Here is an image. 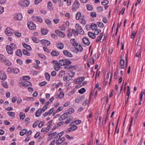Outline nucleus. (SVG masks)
Instances as JSON below:
<instances>
[{
  "instance_id": "f257e3e1",
  "label": "nucleus",
  "mask_w": 145,
  "mask_h": 145,
  "mask_svg": "<svg viewBox=\"0 0 145 145\" xmlns=\"http://www.w3.org/2000/svg\"><path fill=\"white\" fill-rule=\"evenodd\" d=\"M19 6L23 7H27L30 4V2L27 0H24L20 1L18 3Z\"/></svg>"
},
{
  "instance_id": "f03ea898",
  "label": "nucleus",
  "mask_w": 145,
  "mask_h": 145,
  "mask_svg": "<svg viewBox=\"0 0 145 145\" xmlns=\"http://www.w3.org/2000/svg\"><path fill=\"white\" fill-rule=\"evenodd\" d=\"M59 63L61 66H63L70 64L71 63V62L67 59H62L59 61Z\"/></svg>"
},
{
  "instance_id": "7ed1b4c3",
  "label": "nucleus",
  "mask_w": 145,
  "mask_h": 145,
  "mask_svg": "<svg viewBox=\"0 0 145 145\" xmlns=\"http://www.w3.org/2000/svg\"><path fill=\"white\" fill-rule=\"evenodd\" d=\"M75 28L78 33L82 35L84 34V31L83 30L79 24H76Z\"/></svg>"
},
{
  "instance_id": "20e7f679",
  "label": "nucleus",
  "mask_w": 145,
  "mask_h": 145,
  "mask_svg": "<svg viewBox=\"0 0 145 145\" xmlns=\"http://www.w3.org/2000/svg\"><path fill=\"white\" fill-rule=\"evenodd\" d=\"M27 26L29 29L34 30L36 28L35 25L32 21L28 22L27 23Z\"/></svg>"
},
{
  "instance_id": "39448f33",
  "label": "nucleus",
  "mask_w": 145,
  "mask_h": 145,
  "mask_svg": "<svg viewBox=\"0 0 145 145\" xmlns=\"http://www.w3.org/2000/svg\"><path fill=\"white\" fill-rule=\"evenodd\" d=\"M56 34L58 36L61 38H63L65 37V33L59 30H56L55 31Z\"/></svg>"
},
{
  "instance_id": "423d86ee",
  "label": "nucleus",
  "mask_w": 145,
  "mask_h": 145,
  "mask_svg": "<svg viewBox=\"0 0 145 145\" xmlns=\"http://www.w3.org/2000/svg\"><path fill=\"white\" fill-rule=\"evenodd\" d=\"M13 32V30L9 28H6L5 31V33L8 36L11 35Z\"/></svg>"
},
{
  "instance_id": "0eeeda50",
  "label": "nucleus",
  "mask_w": 145,
  "mask_h": 145,
  "mask_svg": "<svg viewBox=\"0 0 145 145\" xmlns=\"http://www.w3.org/2000/svg\"><path fill=\"white\" fill-rule=\"evenodd\" d=\"M75 44L76 46L74 47L78 51L81 52L83 51V48L80 45H78V44L77 43H75Z\"/></svg>"
},
{
  "instance_id": "6e6552de",
  "label": "nucleus",
  "mask_w": 145,
  "mask_h": 145,
  "mask_svg": "<svg viewBox=\"0 0 145 145\" xmlns=\"http://www.w3.org/2000/svg\"><path fill=\"white\" fill-rule=\"evenodd\" d=\"M41 43L44 45H46L49 46L50 44V41L46 40L43 39L40 41Z\"/></svg>"
},
{
  "instance_id": "1a4fd4ad",
  "label": "nucleus",
  "mask_w": 145,
  "mask_h": 145,
  "mask_svg": "<svg viewBox=\"0 0 145 145\" xmlns=\"http://www.w3.org/2000/svg\"><path fill=\"white\" fill-rule=\"evenodd\" d=\"M7 78L6 75L4 72L0 71V79L2 80H5Z\"/></svg>"
},
{
  "instance_id": "9d476101",
  "label": "nucleus",
  "mask_w": 145,
  "mask_h": 145,
  "mask_svg": "<svg viewBox=\"0 0 145 145\" xmlns=\"http://www.w3.org/2000/svg\"><path fill=\"white\" fill-rule=\"evenodd\" d=\"M24 86H27L30 85L31 84V82L26 80H23L22 82H20Z\"/></svg>"
},
{
  "instance_id": "9b49d317",
  "label": "nucleus",
  "mask_w": 145,
  "mask_h": 145,
  "mask_svg": "<svg viewBox=\"0 0 145 145\" xmlns=\"http://www.w3.org/2000/svg\"><path fill=\"white\" fill-rule=\"evenodd\" d=\"M65 138L64 137L61 138L59 137L58 139V140H56V144L57 145H59L61 144L63 141H65Z\"/></svg>"
},
{
  "instance_id": "f8f14e48",
  "label": "nucleus",
  "mask_w": 145,
  "mask_h": 145,
  "mask_svg": "<svg viewBox=\"0 0 145 145\" xmlns=\"http://www.w3.org/2000/svg\"><path fill=\"white\" fill-rule=\"evenodd\" d=\"M6 49L8 54L10 55H12L13 54V50L11 48L10 46H8V45L6 47Z\"/></svg>"
},
{
  "instance_id": "ddd939ff",
  "label": "nucleus",
  "mask_w": 145,
  "mask_h": 145,
  "mask_svg": "<svg viewBox=\"0 0 145 145\" xmlns=\"http://www.w3.org/2000/svg\"><path fill=\"white\" fill-rule=\"evenodd\" d=\"M63 54L66 56L68 57H71L72 56V55L70 52L67 50H65L63 51Z\"/></svg>"
},
{
  "instance_id": "4468645a",
  "label": "nucleus",
  "mask_w": 145,
  "mask_h": 145,
  "mask_svg": "<svg viewBox=\"0 0 145 145\" xmlns=\"http://www.w3.org/2000/svg\"><path fill=\"white\" fill-rule=\"evenodd\" d=\"M80 5V4L77 1H75L72 6V9H75L77 8H78L79 6Z\"/></svg>"
},
{
  "instance_id": "2eb2a0df",
  "label": "nucleus",
  "mask_w": 145,
  "mask_h": 145,
  "mask_svg": "<svg viewBox=\"0 0 145 145\" xmlns=\"http://www.w3.org/2000/svg\"><path fill=\"white\" fill-rule=\"evenodd\" d=\"M67 113H65L59 117V120L60 121L63 120L67 118Z\"/></svg>"
},
{
  "instance_id": "dca6fc26",
  "label": "nucleus",
  "mask_w": 145,
  "mask_h": 145,
  "mask_svg": "<svg viewBox=\"0 0 145 145\" xmlns=\"http://www.w3.org/2000/svg\"><path fill=\"white\" fill-rule=\"evenodd\" d=\"M83 42L87 45H89L90 44V42L88 39L87 37H84L82 39Z\"/></svg>"
},
{
  "instance_id": "f3484780",
  "label": "nucleus",
  "mask_w": 145,
  "mask_h": 145,
  "mask_svg": "<svg viewBox=\"0 0 145 145\" xmlns=\"http://www.w3.org/2000/svg\"><path fill=\"white\" fill-rule=\"evenodd\" d=\"M51 55L52 56H57L59 55V52L56 50H53L51 53Z\"/></svg>"
},
{
  "instance_id": "a211bd4d",
  "label": "nucleus",
  "mask_w": 145,
  "mask_h": 145,
  "mask_svg": "<svg viewBox=\"0 0 145 145\" xmlns=\"http://www.w3.org/2000/svg\"><path fill=\"white\" fill-rule=\"evenodd\" d=\"M56 46L60 50L62 49L64 47V45L62 43H58L56 44Z\"/></svg>"
},
{
  "instance_id": "6ab92c4d",
  "label": "nucleus",
  "mask_w": 145,
  "mask_h": 145,
  "mask_svg": "<svg viewBox=\"0 0 145 145\" xmlns=\"http://www.w3.org/2000/svg\"><path fill=\"white\" fill-rule=\"evenodd\" d=\"M22 16L21 13L17 14L16 16L14 17L15 20H20L22 19Z\"/></svg>"
},
{
  "instance_id": "aec40b11",
  "label": "nucleus",
  "mask_w": 145,
  "mask_h": 145,
  "mask_svg": "<svg viewBox=\"0 0 145 145\" xmlns=\"http://www.w3.org/2000/svg\"><path fill=\"white\" fill-rule=\"evenodd\" d=\"M69 126H71V127L68 129V130L69 131H74L77 128V127L76 126V125L72 126L71 125V124Z\"/></svg>"
},
{
  "instance_id": "412c9836",
  "label": "nucleus",
  "mask_w": 145,
  "mask_h": 145,
  "mask_svg": "<svg viewBox=\"0 0 145 145\" xmlns=\"http://www.w3.org/2000/svg\"><path fill=\"white\" fill-rule=\"evenodd\" d=\"M3 62L4 63L5 65L8 66H10L12 64V63L10 61L5 58Z\"/></svg>"
},
{
  "instance_id": "4be33fe9",
  "label": "nucleus",
  "mask_w": 145,
  "mask_h": 145,
  "mask_svg": "<svg viewBox=\"0 0 145 145\" xmlns=\"http://www.w3.org/2000/svg\"><path fill=\"white\" fill-rule=\"evenodd\" d=\"M22 45L27 50H31V47L29 45L25 43H23Z\"/></svg>"
},
{
  "instance_id": "5701e85b",
  "label": "nucleus",
  "mask_w": 145,
  "mask_h": 145,
  "mask_svg": "<svg viewBox=\"0 0 145 145\" xmlns=\"http://www.w3.org/2000/svg\"><path fill=\"white\" fill-rule=\"evenodd\" d=\"M64 96V93L63 92H61L59 95H56L55 96V97L57 99H61Z\"/></svg>"
},
{
  "instance_id": "b1692460",
  "label": "nucleus",
  "mask_w": 145,
  "mask_h": 145,
  "mask_svg": "<svg viewBox=\"0 0 145 145\" xmlns=\"http://www.w3.org/2000/svg\"><path fill=\"white\" fill-rule=\"evenodd\" d=\"M48 32V30L47 29H45L44 28H41V32L43 35H46Z\"/></svg>"
},
{
  "instance_id": "393cba45",
  "label": "nucleus",
  "mask_w": 145,
  "mask_h": 145,
  "mask_svg": "<svg viewBox=\"0 0 145 145\" xmlns=\"http://www.w3.org/2000/svg\"><path fill=\"white\" fill-rule=\"evenodd\" d=\"M60 66V64H59V63H58L57 64H55L54 65V69L56 71H58L60 69V68L61 67Z\"/></svg>"
},
{
  "instance_id": "a878e982",
  "label": "nucleus",
  "mask_w": 145,
  "mask_h": 145,
  "mask_svg": "<svg viewBox=\"0 0 145 145\" xmlns=\"http://www.w3.org/2000/svg\"><path fill=\"white\" fill-rule=\"evenodd\" d=\"M81 121L80 120H75L71 123V125L72 126L73 125H76L80 124L81 123Z\"/></svg>"
},
{
  "instance_id": "bb28decb",
  "label": "nucleus",
  "mask_w": 145,
  "mask_h": 145,
  "mask_svg": "<svg viewBox=\"0 0 145 145\" xmlns=\"http://www.w3.org/2000/svg\"><path fill=\"white\" fill-rule=\"evenodd\" d=\"M27 132V130L26 129H23L20 131V135L23 136Z\"/></svg>"
},
{
  "instance_id": "cd10ccee",
  "label": "nucleus",
  "mask_w": 145,
  "mask_h": 145,
  "mask_svg": "<svg viewBox=\"0 0 145 145\" xmlns=\"http://www.w3.org/2000/svg\"><path fill=\"white\" fill-rule=\"evenodd\" d=\"M20 119V120H23L25 117V115L22 112H20L19 114Z\"/></svg>"
},
{
  "instance_id": "c85d7f7f",
  "label": "nucleus",
  "mask_w": 145,
  "mask_h": 145,
  "mask_svg": "<svg viewBox=\"0 0 145 145\" xmlns=\"http://www.w3.org/2000/svg\"><path fill=\"white\" fill-rule=\"evenodd\" d=\"M42 112L40 110V109L39 108V109L36 112L35 114V116L37 117H39L40 115Z\"/></svg>"
},
{
  "instance_id": "c756f323",
  "label": "nucleus",
  "mask_w": 145,
  "mask_h": 145,
  "mask_svg": "<svg viewBox=\"0 0 145 145\" xmlns=\"http://www.w3.org/2000/svg\"><path fill=\"white\" fill-rule=\"evenodd\" d=\"M59 138V136L57 135V134L56 136L54 138L55 140H53L50 143V144L49 145H54L55 142V140H58V138Z\"/></svg>"
},
{
  "instance_id": "7c9ffc66",
  "label": "nucleus",
  "mask_w": 145,
  "mask_h": 145,
  "mask_svg": "<svg viewBox=\"0 0 145 145\" xmlns=\"http://www.w3.org/2000/svg\"><path fill=\"white\" fill-rule=\"evenodd\" d=\"M103 33H101L100 36L97 38L96 40V42H98L99 41H100V42H102L103 40L101 41V40L103 36Z\"/></svg>"
},
{
  "instance_id": "2f4dec72",
  "label": "nucleus",
  "mask_w": 145,
  "mask_h": 145,
  "mask_svg": "<svg viewBox=\"0 0 145 145\" xmlns=\"http://www.w3.org/2000/svg\"><path fill=\"white\" fill-rule=\"evenodd\" d=\"M8 46H10L13 50H15L17 48L16 46L14 43L11 44Z\"/></svg>"
},
{
  "instance_id": "473e14b6",
  "label": "nucleus",
  "mask_w": 145,
  "mask_h": 145,
  "mask_svg": "<svg viewBox=\"0 0 145 145\" xmlns=\"http://www.w3.org/2000/svg\"><path fill=\"white\" fill-rule=\"evenodd\" d=\"M88 35L89 37L93 39H95L96 37L95 35L93 33L91 32H89L88 33Z\"/></svg>"
},
{
  "instance_id": "72a5a7b5",
  "label": "nucleus",
  "mask_w": 145,
  "mask_h": 145,
  "mask_svg": "<svg viewBox=\"0 0 145 145\" xmlns=\"http://www.w3.org/2000/svg\"><path fill=\"white\" fill-rule=\"evenodd\" d=\"M68 74L69 76V77H70L71 78H72L74 76L75 73L74 72H73L72 71H70L69 72Z\"/></svg>"
},
{
  "instance_id": "f704fd0d",
  "label": "nucleus",
  "mask_w": 145,
  "mask_h": 145,
  "mask_svg": "<svg viewBox=\"0 0 145 145\" xmlns=\"http://www.w3.org/2000/svg\"><path fill=\"white\" fill-rule=\"evenodd\" d=\"M84 79V77H82L80 78H78L76 80V83H78V82H81Z\"/></svg>"
},
{
  "instance_id": "c9c22d12",
  "label": "nucleus",
  "mask_w": 145,
  "mask_h": 145,
  "mask_svg": "<svg viewBox=\"0 0 145 145\" xmlns=\"http://www.w3.org/2000/svg\"><path fill=\"white\" fill-rule=\"evenodd\" d=\"M91 27L93 30H95L97 29V25L96 24L93 23L91 25Z\"/></svg>"
},
{
  "instance_id": "e433bc0d",
  "label": "nucleus",
  "mask_w": 145,
  "mask_h": 145,
  "mask_svg": "<svg viewBox=\"0 0 145 145\" xmlns=\"http://www.w3.org/2000/svg\"><path fill=\"white\" fill-rule=\"evenodd\" d=\"M16 54L17 56L20 57L22 56V52L20 49H18L17 50L16 52Z\"/></svg>"
},
{
  "instance_id": "4c0bfd02",
  "label": "nucleus",
  "mask_w": 145,
  "mask_h": 145,
  "mask_svg": "<svg viewBox=\"0 0 145 145\" xmlns=\"http://www.w3.org/2000/svg\"><path fill=\"white\" fill-rule=\"evenodd\" d=\"M70 42L71 44H72V46L74 47L76 45L75 43H76L75 42V40L74 39H71L70 41Z\"/></svg>"
},
{
  "instance_id": "58836bf2",
  "label": "nucleus",
  "mask_w": 145,
  "mask_h": 145,
  "mask_svg": "<svg viewBox=\"0 0 145 145\" xmlns=\"http://www.w3.org/2000/svg\"><path fill=\"white\" fill-rule=\"evenodd\" d=\"M12 73L17 74L19 72V70L18 68H12Z\"/></svg>"
},
{
  "instance_id": "ea45409f",
  "label": "nucleus",
  "mask_w": 145,
  "mask_h": 145,
  "mask_svg": "<svg viewBox=\"0 0 145 145\" xmlns=\"http://www.w3.org/2000/svg\"><path fill=\"white\" fill-rule=\"evenodd\" d=\"M76 19L77 20H79L81 16V13L80 12H78L76 14Z\"/></svg>"
},
{
  "instance_id": "a19ab883",
  "label": "nucleus",
  "mask_w": 145,
  "mask_h": 145,
  "mask_svg": "<svg viewBox=\"0 0 145 145\" xmlns=\"http://www.w3.org/2000/svg\"><path fill=\"white\" fill-rule=\"evenodd\" d=\"M74 111V110L72 108H70L68 109L67 114H71L73 113Z\"/></svg>"
},
{
  "instance_id": "79ce46f5",
  "label": "nucleus",
  "mask_w": 145,
  "mask_h": 145,
  "mask_svg": "<svg viewBox=\"0 0 145 145\" xmlns=\"http://www.w3.org/2000/svg\"><path fill=\"white\" fill-rule=\"evenodd\" d=\"M5 58V57L4 55L0 54V62H3Z\"/></svg>"
},
{
  "instance_id": "37998d69",
  "label": "nucleus",
  "mask_w": 145,
  "mask_h": 145,
  "mask_svg": "<svg viewBox=\"0 0 145 145\" xmlns=\"http://www.w3.org/2000/svg\"><path fill=\"white\" fill-rule=\"evenodd\" d=\"M73 118L72 116L70 117L68 120H67L65 123L66 124L69 123L72 120Z\"/></svg>"
},
{
  "instance_id": "c03bdc74",
  "label": "nucleus",
  "mask_w": 145,
  "mask_h": 145,
  "mask_svg": "<svg viewBox=\"0 0 145 145\" xmlns=\"http://www.w3.org/2000/svg\"><path fill=\"white\" fill-rule=\"evenodd\" d=\"M118 69L117 67L116 72L114 73V78H115L116 79H117V75H118Z\"/></svg>"
},
{
  "instance_id": "a18cd8bd",
  "label": "nucleus",
  "mask_w": 145,
  "mask_h": 145,
  "mask_svg": "<svg viewBox=\"0 0 145 145\" xmlns=\"http://www.w3.org/2000/svg\"><path fill=\"white\" fill-rule=\"evenodd\" d=\"M35 19H36V20L37 21L40 23H41L42 21V19L40 17L36 16L35 17Z\"/></svg>"
},
{
  "instance_id": "49530a36",
  "label": "nucleus",
  "mask_w": 145,
  "mask_h": 145,
  "mask_svg": "<svg viewBox=\"0 0 145 145\" xmlns=\"http://www.w3.org/2000/svg\"><path fill=\"white\" fill-rule=\"evenodd\" d=\"M23 53L24 54L26 55L27 56H29L30 55V53L27 52V51L25 50H23Z\"/></svg>"
},
{
  "instance_id": "de8ad7c7",
  "label": "nucleus",
  "mask_w": 145,
  "mask_h": 145,
  "mask_svg": "<svg viewBox=\"0 0 145 145\" xmlns=\"http://www.w3.org/2000/svg\"><path fill=\"white\" fill-rule=\"evenodd\" d=\"M142 52V49H140L139 52H137L136 54V56L137 57H139L141 56V54Z\"/></svg>"
},
{
  "instance_id": "09e8293b",
  "label": "nucleus",
  "mask_w": 145,
  "mask_h": 145,
  "mask_svg": "<svg viewBox=\"0 0 145 145\" xmlns=\"http://www.w3.org/2000/svg\"><path fill=\"white\" fill-rule=\"evenodd\" d=\"M109 3L108 0H104L101 2L102 4L103 5H107Z\"/></svg>"
},
{
  "instance_id": "8fccbe9b",
  "label": "nucleus",
  "mask_w": 145,
  "mask_h": 145,
  "mask_svg": "<svg viewBox=\"0 0 145 145\" xmlns=\"http://www.w3.org/2000/svg\"><path fill=\"white\" fill-rule=\"evenodd\" d=\"M7 114L10 116L11 117L14 116L15 114V112H8Z\"/></svg>"
},
{
  "instance_id": "3c124183",
  "label": "nucleus",
  "mask_w": 145,
  "mask_h": 145,
  "mask_svg": "<svg viewBox=\"0 0 145 145\" xmlns=\"http://www.w3.org/2000/svg\"><path fill=\"white\" fill-rule=\"evenodd\" d=\"M45 76L46 78L49 81L50 78V76L49 74L47 72H46L45 74Z\"/></svg>"
},
{
  "instance_id": "603ef678",
  "label": "nucleus",
  "mask_w": 145,
  "mask_h": 145,
  "mask_svg": "<svg viewBox=\"0 0 145 145\" xmlns=\"http://www.w3.org/2000/svg\"><path fill=\"white\" fill-rule=\"evenodd\" d=\"M87 9L88 10H92L93 9L91 5H87L86 6Z\"/></svg>"
},
{
  "instance_id": "864d4df0",
  "label": "nucleus",
  "mask_w": 145,
  "mask_h": 145,
  "mask_svg": "<svg viewBox=\"0 0 145 145\" xmlns=\"http://www.w3.org/2000/svg\"><path fill=\"white\" fill-rule=\"evenodd\" d=\"M86 91V90L84 88H82L78 91L79 93L81 94H82Z\"/></svg>"
},
{
  "instance_id": "5fc2aeb1",
  "label": "nucleus",
  "mask_w": 145,
  "mask_h": 145,
  "mask_svg": "<svg viewBox=\"0 0 145 145\" xmlns=\"http://www.w3.org/2000/svg\"><path fill=\"white\" fill-rule=\"evenodd\" d=\"M97 24L99 27L100 28H103L104 26L102 22H97Z\"/></svg>"
},
{
  "instance_id": "6e6d98bb",
  "label": "nucleus",
  "mask_w": 145,
  "mask_h": 145,
  "mask_svg": "<svg viewBox=\"0 0 145 145\" xmlns=\"http://www.w3.org/2000/svg\"><path fill=\"white\" fill-rule=\"evenodd\" d=\"M136 34V32H135V31H132L131 38V39L134 38L135 37Z\"/></svg>"
},
{
  "instance_id": "4d7b16f0",
  "label": "nucleus",
  "mask_w": 145,
  "mask_h": 145,
  "mask_svg": "<svg viewBox=\"0 0 145 145\" xmlns=\"http://www.w3.org/2000/svg\"><path fill=\"white\" fill-rule=\"evenodd\" d=\"M48 135L49 136V138L50 140L52 139L54 136V134L52 133H50L49 132L48 134Z\"/></svg>"
},
{
  "instance_id": "13d9d810",
  "label": "nucleus",
  "mask_w": 145,
  "mask_h": 145,
  "mask_svg": "<svg viewBox=\"0 0 145 145\" xmlns=\"http://www.w3.org/2000/svg\"><path fill=\"white\" fill-rule=\"evenodd\" d=\"M95 31L94 34L95 35H98L101 31V30L99 29H97Z\"/></svg>"
},
{
  "instance_id": "bf43d9fd",
  "label": "nucleus",
  "mask_w": 145,
  "mask_h": 145,
  "mask_svg": "<svg viewBox=\"0 0 145 145\" xmlns=\"http://www.w3.org/2000/svg\"><path fill=\"white\" fill-rule=\"evenodd\" d=\"M97 14L95 12H92L90 13V16L92 18H95Z\"/></svg>"
},
{
  "instance_id": "052dcab7",
  "label": "nucleus",
  "mask_w": 145,
  "mask_h": 145,
  "mask_svg": "<svg viewBox=\"0 0 145 145\" xmlns=\"http://www.w3.org/2000/svg\"><path fill=\"white\" fill-rule=\"evenodd\" d=\"M14 34L17 37H20L21 35V33L18 32L17 31H15L14 32Z\"/></svg>"
},
{
  "instance_id": "680f3d73",
  "label": "nucleus",
  "mask_w": 145,
  "mask_h": 145,
  "mask_svg": "<svg viewBox=\"0 0 145 145\" xmlns=\"http://www.w3.org/2000/svg\"><path fill=\"white\" fill-rule=\"evenodd\" d=\"M30 119L29 118H25V124L26 125H27L29 123Z\"/></svg>"
},
{
  "instance_id": "e2e57ef3",
  "label": "nucleus",
  "mask_w": 145,
  "mask_h": 145,
  "mask_svg": "<svg viewBox=\"0 0 145 145\" xmlns=\"http://www.w3.org/2000/svg\"><path fill=\"white\" fill-rule=\"evenodd\" d=\"M90 99H89V100L86 99L85 101L84 102L82 103V105L84 106H85L86 104H88L89 102V100Z\"/></svg>"
},
{
  "instance_id": "0e129e2a",
  "label": "nucleus",
  "mask_w": 145,
  "mask_h": 145,
  "mask_svg": "<svg viewBox=\"0 0 145 145\" xmlns=\"http://www.w3.org/2000/svg\"><path fill=\"white\" fill-rule=\"evenodd\" d=\"M2 85L5 88H8L7 84V82H3L2 84Z\"/></svg>"
},
{
  "instance_id": "69168bd1",
  "label": "nucleus",
  "mask_w": 145,
  "mask_h": 145,
  "mask_svg": "<svg viewBox=\"0 0 145 145\" xmlns=\"http://www.w3.org/2000/svg\"><path fill=\"white\" fill-rule=\"evenodd\" d=\"M144 91H142L141 92L140 97V101H141L142 100L143 94L145 92V89L144 90Z\"/></svg>"
},
{
  "instance_id": "338daca9",
  "label": "nucleus",
  "mask_w": 145,
  "mask_h": 145,
  "mask_svg": "<svg viewBox=\"0 0 145 145\" xmlns=\"http://www.w3.org/2000/svg\"><path fill=\"white\" fill-rule=\"evenodd\" d=\"M72 33L74 34V36H77L78 35V33L77 31H75L74 29L72 30Z\"/></svg>"
},
{
  "instance_id": "774afa93",
  "label": "nucleus",
  "mask_w": 145,
  "mask_h": 145,
  "mask_svg": "<svg viewBox=\"0 0 145 145\" xmlns=\"http://www.w3.org/2000/svg\"><path fill=\"white\" fill-rule=\"evenodd\" d=\"M45 22L46 24H48V25H50L51 24V21L49 19H46V20Z\"/></svg>"
}]
</instances>
